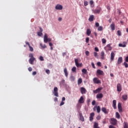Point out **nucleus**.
Instances as JSON below:
<instances>
[{"label":"nucleus","mask_w":128,"mask_h":128,"mask_svg":"<svg viewBox=\"0 0 128 128\" xmlns=\"http://www.w3.org/2000/svg\"><path fill=\"white\" fill-rule=\"evenodd\" d=\"M29 58H30L29 60V62L30 64H34V62L36 60V58L34 57V54H29Z\"/></svg>","instance_id":"obj_1"},{"label":"nucleus","mask_w":128,"mask_h":128,"mask_svg":"<svg viewBox=\"0 0 128 128\" xmlns=\"http://www.w3.org/2000/svg\"><path fill=\"white\" fill-rule=\"evenodd\" d=\"M110 124H111L112 126H116L118 124V120L114 118H111L110 120Z\"/></svg>","instance_id":"obj_2"},{"label":"nucleus","mask_w":128,"mask_h":128,"mask_svg":"<svg viewBox=\"0 0 128 128\" xmlns=\"http://www.w3.org/2000/svg\"><path fill=\"white\" fill-rule=\"evenodd\" d=\"M58 89L57 87H55L54 90L53 94L55 96L58 97Z\"/></svg>","instance_id":"obj_3"},{"label":"nucleus","mask_w":128,"mask_h":128,"mask_svg":"<svg viewBox=\"0 0 128 128\" xmlns=\"http://www.w3.org/2000/svg\"><path fill=\"white\" fill-rule=\"evenodd\" d=\"M74 62H75L76 66H77V68H80V66H82V63L79 64L78 63V59L75 58L74 59Z\"/></svg>","instance_id":"obj_4"},{"label":"nucleus","mask_w":128,"mask_h":128,"mask_svg":"<svg viewBox=\"0 0 128 128\" xmlns=\"http://www.w3.org/2000/svg\"><path fill=\"white\" fill-rule=\"evenodd\" d=\"M55 8L58 10H62V6L60 4H58L57 5H56Z\"/></svg>","instance_id":"obj_5"},{"label":"nucleus","mask_w":128,"mask_h":128,"mask_svg":"<svg viewBox=\"0 0 128 128\" xmlns=\"http://www.w3.org/2000/svg\"><path fill=\"white\" fill-rule=\"evenodd\" d=\"M93 82H94V84H100L101 82L100 80H98V78H94L93 79Z\"/></svg>","instance_id":"obj_6"},{"label":"nucleus","mask_w":128,"mask_h":128,"mask_svg":"<svg viewBox=\"0 0 128 128\" xmlns=\"http://www.w3.org/2000/svg\"><path fill=\"white\" fill-rule=\"evenodd\" d=\"M114 56H116V54L114 52H112L110 54V60L112 62L114 60Z\"/></svg>","instance_id":"obj_7"},{"label":"nucleus","mask_w":128,"mask_h":128,"mask_svg":"<svg viewBox=\"0 0 128 128\" xmlns=\"http://www.w3.org/2000/svg\"><path fill=\"white\" fill-rule=\"evenodd\" d=\"M80 120L81 122H84V118L82 116V112H79Z\"/></svg>","instance_id":"obj_8"},{"label":"nucleus","mask_w":128,"mask_h":128,"mask_svg":"<svg viewBox=\"0 0 128 128\" xmlns=\"http://www.w3.org/2000/svg\"><path fill=\"white\" fill-rule=\"evenodd\" d=\"M102 111L106 114H108V110H106V108H102Z\"/></svg>","instance_id":"obj_9"},{"label":"nucleus","mask_w":128,"mask_h":128,"mask_svg":"<svg viewBox=\"0 0 128 128\" xmlns=\"http://www.w3.org/2000/svg\"><path fill=\"white\" fill-rule=\"evenodd\" d=\"M102 90V88H98L96 90H94V94H98V92H100V90Z\"/></svg>","instance_id":"obj_10"},{"label":"nucleus","mask_w":128,"mask_h":128,"mask_svg":"<svg viewBox=\"0 0 128 128\" xmlns=\"http://www.w3.org/2000/svg\"><path fill=\"white\" fill-rule=\"evenodd\" d=\"M94 113L92 112L90 114V122H92L94 120Z\"/></svg>","instance_id":"obj_11"},{"label":"nucleus","mask_w":128,"mask_h":128,"mask_svg":"<svg viewBox=\"0 0 128 128\" xmlns=\"http://www.w3.org/2000/svg\"><path fill=\"white\" fill-rule=\"evenodd\" d=\"M116 88L118 92H122V85L120 84H117Z\"/></svg>","instance_id":"obj_12"},{"label":"nucleus","mask_w":128,"mask_h":128,"mask_svg":"<svg viewBox=\"0 0 128 128\" xmlns=\"http://www.w3.org/2000/svg\"><path fill=\"white\" fill-rule=\"evenodd\" d=\"M122 62V57H119L118 60L117 64H120Z\"/></svg>","instance_id":"obj_13"},{"label":"nucleus","mask_w":128,"mask_h":128,"mask_svg":"<svg viewBox=\"0 0 128 128\" xmlns=\"http://www.w3.org/2000/svg\"><path fill=\"white\" fill-rule=\"evenodd\" d=\"M80 92L82 94H84L86 92V90L84 88L82 87L80 88Z\"/></svg>","instance_id":"obj_14"},{"label":"nucleus","mask_w":128,"mask_h":128,"mask_svg":"<svg viewBox=\"0 0 128 128\" xmlns=\"http://www.w3.org/2000/svg\"><path fill=\"white\" fill-rule=\"evenodd\" d=\"M84 97L82 96L78 100L79 104H84Z\"/></svg>","instance_id":"obj_15"},{"label":"nucleus","mask_w":128,"mask_h":128,"mask_svg":"<svg viewBox=\"0 0 128 128\" xmlns=\"http://www.w3.org/2000/svg\"><path fill=\"white\" fill-rule=\"evenodd\" d=\"M96 72L99 76H102L104 74V72L100 70H97Z\"/></svg>","instance_id":"obj_16"},{"label":"nucleus","mask_w":128,"mask_h":128,"mask_svg":"<svg viewBox=\"0 0 128 128\" xmlns=\"http://www.w3.org/2000/svg\"><path fill=\"white\" fill-rule=\"evenodd\" d=\"M48 34H45L44 36V42H45V44H46V42H48Z\"/></svg>","instance_id":"obj_17"},{"label":"nucleus","mask_w":128,"mask_h":128,"mask_svg":"<svg viewBox=\"0 0 128 128\" xmlns=\"http://www.w3.org/2000/svg\"><path fill=\"white\" fill-rule=\"evenodd\" d=\"M104 98V95L102 93L98 94L96 95V98Z\"/></svg>","instance_id":"obj_18"},{"label":"nucleus","mask_w":128,"mask_h":128,"mask_svg":"<svg viewBox=\"0 0 128 128\" xmlns=\"http://www.w3.org/2000/svg\"><path fill=\"white\" fill-rule=\"evenodd\" d=\"M112 104H113V108L114 110H116V100H113Z\"/></svg>","instance_id":"obj_19"},{"label":"nucleus","mask_w":128,"mask_h":128,"mask_svg":"<svg viewBox=\"0 0 128 128\" xmlns=\"http://www.w3.org/2000/svg\"><path fill=\"white\" fill-rule=\"evenodd\" d=\"M110 28L112 30H116V26H114V24L112 23L110 24Z\"/></svg>","instance_id":"obj_20"},{"label":"nucleus","mask_w":128,"mask_h":128,"mask_svg":"<svg viewBox=\"0 0 128 128\" xmlns=\"http://www.w3.org/2000/svg\"><path fill=\"white\" fill-rule=\"evenodd\" d=\"M100 58L104 60V52L102 51L100 54Z\"/></svg>","instance_id":"obj_21"},{"label":"nucleus","mask_w":128,"mask_h":128,"mask_svg":"<svg viewBox=\"0 0 128 128\" xmlns=\"http://www.w3.org/2000/svg\"><path fill=\"white\" fill-rule=\"evenodd\" d=\"M64 74L66 78H68V70L66 68H64Z\"/></svg>","instance_id":"obj_22"},{"label":"nucleus","mask_w":128,"mask_h":128,"mask_svg":"<svg viewBox=\"0 0 128 128\" xmlns=\"http://www.w3.org/2000/svg\"><path fill=\"white\" fill-rule=\"evenodd\" d=\"M123 126H124V128H128V122H124V124H123Z\"/></svg>","instance_id":"obj_23"},{"label":"nucleus","mask_w":128,"mask_h":128,"mask_svg":"<svg viewBox=\"0 0 128 128\" xmlns=\"http://www.w3.org/2000/svg\"><path fill=\"white\" fill-rule=\"evenodd\" d=\"M122 98L124 100H128V95L124 94L122 96Z\"/></svg>","instance_id":"obj_24"},{"label":"nucleus","mask_w":128,"mask_h":128,"mask_svg":"<svg viewBox=\"0 0 128 128\" xmlns=\"http://www.w3.org/2000/svg\"><path fill=\"white\" fill-rule=\"evenodd\" d=\"M90 34H92V31L90 30V29L88 28L86 30V34L88 36H90Z\"/></svg>","instance_id":"obj_25"},{"label":"nucleus","mask_w":128,"mask_h":128,"mask_svg":"<svg viewBox=\"0 0 128 128\" xmlns=\"http://www.w3.org/2000/svg\"><path fill=\"white\" fill-rule=\"evenodd\" d=\"M118 46H120V48H126V44H119Z\"/></svg>","instance_id":"obj_26"},{"label":"nucleus","mask_w":128,"mask_h":128,"mask_svg":"<svg viewBox=\"0 0 128 128\" xmlns=\"http://www.w3.org/2000/svg\"><path fill=\"white\" fill-rule=\"evenodd\" d=\"M82 72L84 74H86L88 72V70L86 68H84L82 70Z\"/></svg>","instance_id":"obj_27"},{"label":"nucleus","mask_w":128,"mask_h":128,"mask_svg":"<svg viewBox=\"0 0 128 128\" xmlns=\"http://www.w3.org/2000/svg\"><path fill=\"white\" fill-rule=\"evenodd\" d=\"M116 118H120V114H118V112L116 113Z\"/></svg>","instance_id":"obj_28"},{"label":"nucleus","mask_w":128,"mask_h":128,"mask_svg":"<svg viewBox=\"0 0 128 128\" xmlns=\"http://www.w3.org/2000/svg\"><path fill=\"white\" fill-rule=\"evenodd\" d=\"M40 46L42 48H46V44H40Z\"/></svg>","instance_id":"obj_29"},{"label":"nucleus","mask_w":128,"mask_h":128,"mask_svg":"<svg viewBox=\"0 0 128 128\" xmlns=\"http://www.w3.org/2000/svg\"><path fill=\"white\" fill-rule=\"evenodd\" d=\"M78 84H82V78H79L78 80Z\"/></svg>","instance_id":"obj_30"},{"label":"nucleus","mask_w":128,"mask_h":128,"mask_svg":"<svg viewBox=\"0 0 128 128\" xmlns=\"http://www.w3.org/2000/svg\"><path fill=\"white\" fill-rule=\"evenodd\" d=\"M123 66H124L126 68H128V64L126 62H124L123 64Z\"/></svg>","instance_id":"obj_31"},{"label":"nucleus","mask_w":128,"mask_h":128,"mask_svg":"<svg viewBox=\"0 0 128 128\" xmlns=\"http://www.w3.org/2000/svg\"><path fill=\"white\" fill-rule=\"evenodd\" d=\"M96 110H97V112L98 113L100 112V106H97Z\"/></svg>","instance_id":"obj_32"},{"label":"nucleus","mask_w":128,"mask_h":128,"mask_svg":"<svg viewBox=\"0 0 128 128\" xmlns=\"http://www.w3.org/2000/svg\"><path fill=\"white\" fill-rule=\"evenodd\" d=\"M72 70L73 72H76V66L73 67L72 69Z\"/></svg>","instance_id":"obj_33"},{"label":"nucleus","mask_w":128,"mask_h":128,"mask_svg":"<svg viewBox=\"0 0 128 128\" xmlns=\"http://www.w3.org/2000/svg\"><path fill=\"white\" fill-rule=\"evenodd\" d=\"M74 78H75L74 76H70V80L71 82L74 81Z\"/></svg>","instance_id":"obj_34"},{"label":"nucleus","mask_w":128,"mask_h":128,"mask_svg":"<svg viewBox=\"0 0 128 128\" xmlns=\"http://www.w3.org/2000/svg\"><path fill=\"white\" fill-rule=\"evenodd\" d=\"M103 28L102 26H100L98 27V30H99V32H101V30H102Z\"/></svg>","instance_id":"obj_35"},{"label":"nucleus","mask_w":128,"mask_h":128,"mask_svg":"<svg viewBox=\"0 0 128 128\" xmlns=\"http://www.w3.org/2000/svg\"><path fill=\"white\" fill-rule=\"evenodd\" d=\"M94 20V16H90L88 18L89 22H92Z\"/></svg>","instance_id":"obj_36"},{"label":"nucleus","mask_w":128,"mask_h":128,"mask_svg":"<svg viewBox=\"0 0 128 128\" xmlns=\"http://www.w3.org/2000/svg\"><path fill=\"white\" fill-rule=\"evenodd\" d=\"M117 34H118V36H122V32L120 30H118L117 32Z\"/></svg>","instance_id":"obj_37"},{"label":"nucleus","mask_w":128,"mask_h":128,"mask_svg":"<svg viewBox=\"0 0 128 128\" xmlns=\"http://www.w3.org/2000/svg\"><path fill=\"white\" fill-rule=\"evenodd\" d=\"M84 6H88V2L87 1L84 2Z\"/></svg>","instance_id":"obj_38"},{"label":"nucleus","mask_w":128,"mask_h":128,"mask_svg":"<svg viewBox=\"0 0 128 128\" xmlns=\"http://www.w3.org/2000/svg\"><path fill=\"white\" fill-rule=\"evenodd\" d=\"M38 34L39 36H42V32H38Z\"/></svg>","instance_id":"obj_39"},{"label":"nucleus","mask_w":128,"mask_h":128,"mask_svg":"<svg viewBox=\"0 0 128 128\" xmlns=\"http://www.w3.org/2000/svg\"><path fill=\"white\" fill-rule=\"evenodd\" d=\"M39 60H41L42 62L44 60V57H42V56H40Z\"/></svg>","instance_id":"obj_40"},{"label":"nucleus","mask_w":128,"mask_h":128,"mask_svg":"<svg viewBox=\"0 0 128 128\" xmlns=\"http://www.w3.org/2000/svg\"><path fill=\"white\" fill-rule=\"evenodd\" d=\"M120 112H122V107L118 108Z\"/></svg>","instance_id":"obj_41"},{"label":"nucleus","mask_w":128,"mask_h":128,"mask_svg":"<svg viewBox=\"0 0 128 128\" xmlns=\"http://www.w3.org/2000/svg\"><path fill=\"white\" fill-rule=\"evenodd\" d=\"M46 72L47 74H50V71L49 70H46Z\"/></svg>","instance_id":"obj_42"},{"label":"nucleus","mask_w":128,"mask_h":128,"mask_svg":"<svg viewBox=\"0 0 128 128\" xmlns=\"http://www.w3.org/2000/svg\"><path fill=\"white\" fill-rule=\"evenodd\" d=\"M102 44H106V40L105 38H102Z\"/></svg>","instance_id":"obj_43"},{"label":"nucleus","mask_w":128,"mask_h":128,"mask_svg":"<svg viewBox=\"0 0 128 128\" xmlns=\"http://www.w3.org/2000/svg\"><path fill=\"white\" fill-rule=\"evenodd\" d=\"M30 52H34V48L32 46H29Z\"/></svg>","instance_id":"obj_44"},{"label":"nucleus","mask_w":128,"mask_h":128,"mask_svg":"<svg viewBox=\"0 0 128 128\" xmlns=\"http://www.w3.org/2000/svg\"><path fill=\"white\" fill-rule=\"evenodd\" d=\"M94 56H95V58H96L98 56V52H94Z\"/></svg>","instance_id":"obj_45"},{"label":"nucleus","mask_w":128,"mask_h":128,"mask_svg":"<svg viewBox=\"0 0 128 128\" xmlns=\"http://www.w3.org/2000/svg\"><path fill=\"white\" fill-rule=\"evenodd\" d=\"M97 66H102V63L100 62H97Z\"/></svg>","instance_id":"obj_46"},{"label":"nucleus","mask_w":128,"mask_h":128,"mask_svg":"<svg viewBox=\"0 0 128 128\" xmlns=\"http://www.w3.org/2000/svg\"><path fill=\"white\" fill-rule=\"evenodd\" d=\"M125 62H128V56H126L125 58Z\"/></svg>","instance_id":"obj_47"},{"label":"nucleus","mask_w":128,"mask_h":128,"mask_svg":"<svg viewBox=\"0 0 128 128\" xmlns=\"http://www.w3.org/2000/svg\"><path fill=\"white\" fill-rule=\"evenodd\" d=\"M93 68H96V66H94V62H92L91 64Z\"/></svg>","instance_id":"obj_48"},{"label":"nucleus","mask_w":128,"mask_h":128,"mask_svg":"<svg viewBox=\"0 0 128 128\" xmlns=\"http://www.w3.org/2000/svg\"><path fill=\"white\" fill-rule=\"evenodd\" d=\"M90 4L92 6V4H94V1L92 0H91L90 1Z\"/></svg>","instance_id":"obj_49"},{"label":"nucleus","mask_w":128,"mask_h":128,"mask_svg":"<svg viewBox=\"0 0 128 128\" xmlns=\"http://www.w3.org/2000/svg\"><path fill=\"white\" fill-rule=\"evenodd\" d=\"M117 14H118V16H120V14H122V12H120V10H118L117 11Z\"/></svg>","instance_id":"obj_50"},{"label":"nucleus","mask_w":128,"mask_h":128,"mask_svg":"<svg viewBox=\"0 0 128 128\" xmlns=\"http://www.w3.org/2000/svg\"><path fill=\"white\" fill-rule=\"evenodd\" d=\"M86 56H88L90 55V52L88 51H86Z\"/></svg>","instance_id":"obj_51"},{"label":"nucleus","mask_w":128,"mask_h":128,"mask_svg":"<svg viewBox=\"0 0 128 128\" xmlns=\"http://www.w3.org/2000/svg\"><path fill=\"white\" fill-rule=\"evenodd\" d=\"M90 42V38H86V42L88 44Z\"/></svg>","instance_id":"obj_52"},{"label":"nucleus","mask_w":128,"mask_h":128,"mask_svg":"<svg viewBox=\"0 0 128 128\" xmlns=\"http://www.w3.org/2000/svg\"><path fill=\"white\" fill-rule=\"evenodd\" d=\"M64 101H62L61 103L60 104V106H64Z\"/></svg>","instance_id":"obj_53"},{"label":"nucleus","mask_w":128,"mask_h":128,"mask_svg":"<svg viewBox=\"0 0 128 128\" xmlns=\"http://www.w3.org/2000/svg\"><path fill=\"white\" fill-rule=\"evenodd\" d=\"M96 28H98V26H100V24L98 22H96Z\"/></svg>","instance_id":"obj_54"},{"label":"nucleus","mask_w":128,"mask_h":128,"mask_svg":"<svg viewBox=\"0 0 128 128\" xmlns=\"http://www.w3.org/2000/svg\"><path fill=\"white\" fill-rule=\"evenodd\" d=\"M28 70L29 72H32V67H29Z\"/></svg>","instance_id":"obj_55"},{"label":"nucleus","mask_w":128,"mask_h":128,"mask_svg":"<svg viewBox=\"0 0 128 128\" xmlns=\"http://www.w3.org/2000/svg\"><path fill=\"white\" fill-rule=\"evenodd\" d=\"M122 108V104L120 103L118 104V108Z\"/></svg>","instance_id":"obj_56"},{"label":"nucleus","mask_w":128,"mask_h":128,"mask_svg":"<svg viewBox=\"0 0 128 128\" xmlns=\"http://www.w3.org/2000/svg\"><path fill=\"white\" fill-rule=\"evenodd\" d=\"M106 8L108 10H110V6H108Z\"/></svg>","instance_id":"obj_57"},{"label":"nucleus","mask_w":128,"mask_h":128,"mask_svg":"<svg viewBox=\"0 0 128 128\" xmlns=\"http://www.w3.org/2000/svg\"><path fill=\"white\" fill-rule=\"evenodd\" d=\"M94 50H96V52H98L99 50L98 48V47H96L94 48Z\"/></svg>","instance_id":"obj_58"},{"label":"nucleus","mask_w":128,"mask_h":128,"mask_svg":"<svg viewBox=\"0 0 128 128\" xmlns=\"http://www.w3.org/2000/svg\"><path fill=\"white\" fill-rule=\"evenodd\" d=\"M94 104H96V100H93L92 102V105L94 106Z\"/></svg>","instance_id":"obj_59"},{"label":"nucleus","mask_w":128,"mask_h":128,"mask_svg":"<svg viewBox=\"0 0 128 128\" xmlns=\"http://www.w3.org/2000/svg\"><path fill=\"white\" fill-rule=\"evenodd\" d=\"M32 76H36V72L34 71L32 73Z\"/></svg>","instance_id":"obj_60"},{"label":"nucleus","mask_w":128,"mask_h":128,"mask_svg":"<svg viewBox=\"0 0 128 128\" xmlns=\"http://www.w3.org/2000/svg\"><path fill=\"white\" fill-rule=\"evenodd\" d=\"M109 128H116V127H114V126L112 125H110L109 126Z\"/></svg>","instance_id":"obj_61"},{"label":"nucleus","mask_w":128,"mask_h":128,"mask_svg":"<svg viewBox=\"0 0 128 128\" xmlns=\"http://www.w3.org/2000/svg\"><path fill=\"white\" fill-rule=\"evenodd\" d=\"M96 120H100V116H98L96 117Z\"/></svg>","instance_id":"obj_62"},{"label":"nucleus","mask_w":128,"mask_h":128,"mask_svg":"<svg viewBox=\"0 0 128 128\" xmlns=\"http://www.w3.org/2000/svg\"><path fill=\"white\" fill-rule=\"evenodd\" d=\"M62 18L61 17H60V18H58V20L59 22H62Z\"/></svg>","instance_id":"obj_63"},{"label":"nucleus","mask_w":128,"mask_h":128,"mask_svg":"<svg viewBox=\"0 0 128 128\" xmlns=\"http://www.w3.org/2000/svg\"><path fill=\"white\" fill-rule=\"evenodd\" d=\"M58 98L56 97L54 98V101L58 102Z\"/></svg>","instance_id":"obj_64"}]
</instances>
